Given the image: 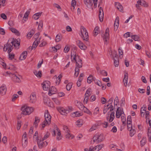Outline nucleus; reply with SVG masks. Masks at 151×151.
I'll list each match as a JSON object with an SVG mask.
<instances>
[{"label": "nucleus", "instance_id": "nucleus-62", "mask_svg": "<svg viewBox=\"0 0 151 151\" xmlns=\"http://www.w3.org/2000/svg\"><path fill=\"white\" fill-rule=\"evenodd\" d=\"M119 102V99L118 97L116 96L114 99V105L116 106L117 104Z\"/></svg>", "mask_w": 151, "mask_h": 151}, {"label": "nucleus", "instance_id": "nucleus-34", "mask_svg": "<svg viewBox=\"0 0 151 151\" xmlns=\"http://www.w3.org/2000/svg\"><path fill=\"white\" fill-rule=\"evenodd\" d=\"M61 48V46L59 45H57L55 47H52V49L54 52H57L58 50H59Z\"/></svg>", "mask_w": 151, "mask_h": 151}, {"label": "nucleus", "instance_id": "nucleus-2", "mask_svg": "<svg viewBox=\"0 0 151 151\" xmlns=\"http://www.w3.org/2000/svg\"><path fill=\"white\" fill-rule=\"evenodd\" d=\"M71 58L72 61L73 60H75L76 64V67L78 68H81L82 67V60L80 59L79 56L78 55H76L74 54H72V53L71 54Z\"/></svg>", "mask_w": 151, "mask_h": 151}, {"label": "nucleus", "instance_id": "nucleus-37", "mask_svg": "<svg viewBox=\"0 0 151 151\" xmlns=\"http://www.w3.org/2000/svg\"><path fill=\"white\" fill-rule=\"evenodd\" d=\"M99 28L98 27H95L94 30V36H96L97 34L99 33Z\"/></svg>", "mask_w": 151, "mask_h": 151}, {"label": "nucleus", "instance_id": "nucleus-59", "mask_svg": "<svg viewBox=\"0 0 151 151\" xmlns=\"http://www.w3.org/2000/svg\"><path fill=\"white\" fill-rule=\"evenodd\" d=\"M114 100L113 97H111L107 102L108 103V104L107 105H109V106L111 105Z\"/></svg>", "mask_w": 151, "mask_h": 151}, {"label": "nucleus", "instance_id": "nucleus-57", "mask_svg": "<svg viewBox=\"0 0 151 151\" xmlns=\"http://www.w3.org/2000/svg\"><path fill=\"white\" fill-rule=\"evenodd\" d=\"M70 48L67 46H66L64 49V51L65 53H67L69 51Z\"/></svg>", "mask_w": 151, "mask_h": 151}, {"label": "nucleus", "instance_id": "nucleus-12", "mask_svg": "<svg viewBox=\"0 0 151 151\" xmlns=\"http://www.w3.org/2000/svg\"><path fill=\"white\" fill-rule=\"evenodd\" d=\"M11 42H12V43L13 44V45L16 49H18L19 46L20 44V40L19 39H17V40H13Z\"/></svg>", "mask_w": 151, "mask_h": 151}, {"label": "nucleus", "instance_id": "nucleus-52", "mask_svg": "<svg viewBox=\"0 0 151 151\" xmlns=\"http://www.w3.org/2000/svg\"><path fill=\"white\" fill-rule=\"evenodd\" d=\"M119 55L121 58H122L123 57V52L122 50L120 48H119Z\"/></svg>", "mask_w": 151, "mask_h": 151}, {"label": "nucleus", "instance_id": "nucleus-13", "mask_svg": "<svg viewBox=\"0 0 151 151\" xmlns=\"http://www.w3.org/2000/svg\"><path fill=\"white\" fill-rule=\"evenodd\" d=\"M29 101L32 103H35L36 101V97L35 94L34 93H32L29 97Z\"/></svg>", "mask_w": 151, "mask_h": 151}, {"label": "nucleus", "instance_id": "nucleus-41", "mask_svg": "<svg viewBox=\"0 0 151 151\" xmlns=\"http://www.w3.org/2000/svg\"><path fill=\"white\" fill-rule=\"evenodd\" d=\"M146 139L145 137H143L142 140L141 141V146L142 147L146 143Z\"/></svg>", "mask_w": 151, "mask_h": 151}, {"label": "nucleus", "instance_id": "nucleus-21", "mask_svg": "<svg viewBox=\"0 0 151 151\" xmlns=\"http://www.w3.org/2000/svg\"><path fill=\"white\" fill-rule=\"evenodd\" d=\"M128 79V74L127 73H125L124 76V78L123 79V81L125 86H127V85Z\"/></svg>", "mask_w": 151, "mask_h": 151}, {"label": "nucleus", "instance_id": "nucleus-14", "mask_svg": "<svg viewBox=\"0 0 151 151\" xmlns=\"http://www.w3.org/2000/svg\"><path fill=\"white\" fill-rule=\"evenodd\" d=\"M123 113H124V112L122 109L120 107H118L116 112V116L117 118H119Z\"/></svg>", "mask_w": 151, "mask_h": 151}, {"label": "nucleus", "instance_id": "nucleus-54", "mask_svg": "<svg viewBox=\"0 0 151 151\" xmlns=\"http://www.w3.org/2000/svg\"><path fill=\"white\" fill-rule=\"evenodd\" d=\"M98 0H92V5L93 4H94V8H96L97 6V1Z\"/></svg>", "mask_w": 151, "mask_h": 151}, {"label": "nucleus", "instance_id": "nucleus-17", "mask_svg": "<svg viewBox=\"0 0 151 151\" xmlns=\"http://www.w3.org/2000/svg\"><path fill=\"white\" fill-rule=\"evenodd\" d=\"M92 0H84L85 4L88 8H91L92 6Z\"/></svg>", "mask_w": 151, "mask_h": 151}, {"label": "nucleus", "instance_id": "nucleus-50", "mask_svg": "<svg viewBox=\"0 0 151 151\" xmlns=\"http://www.w3.org/2000/svg\"><path fill=\"white\" fill-rule=\"evenodd\" d=\"M52 100L55 102V103L58 105L60 104V101L56 98H52Z\"/></svg>", "mask_w": 151, "mask_h": 151}, {"label": "nucleus", "instance_id": "nucleus-24", "mask_svg": "<svg viewBox=\"0 0 151 151\" xmlns=\"http://www.w3.org/2000/svg\"><path fill=\"white\" fill-rule=\"evenodd\" d=\"M42 12L36 13L33 16L32 18L35 20L38 19L39 17L41 16Z\"/></svg>", "mask_w": 151, "mask_h": 151}, {"label": "nucleus", "instance_id": "nucleus-60", "mask_svg": "<svg viewBox=\"0 0 151 151\" xmlns=\"http://www.w3.org/2000/svg\"><path fill=\"white\" fill-rule=\"evenodd\" d=\"M89 96H85V97L84 100V103L87 104Z\"/></svg>", "mask_w": 151, "mask_h": 151}, {"label": "nucleus", "instance_id": "nucleus-5", "mask_svg": "<svg viewBox=\"0 0 151 151\" xmlns=\"http://www.w3.org/2000/svg\"><path fill=\"white\" fill-rule=\"evenodd\" d=\"M36 139L37 140V143L39 148L40 149L46 147L48 144L47 142L46 141L43 142V139L39 138L38 137H36Z\"/></svg>", "mask_w": 151, "mask_h": 151}, {"label": "nucleus", "instance_id": "nucleus-18", "mask_svg": "<svg viewBox=\"0 0 151 151\" xmlns=\"http://www.w3.org/2000/svg\"><path fill=\"white\" fill-rule=\"evenodd\" d=\"M137 3L138 4L145 7H147L148 6V4L144 1H141V0H139L137 1Z\"/></svg>", "mask_w": 151, "mask_h": 151}, {"label": "nucleus", "instance_id": "nucleus-55", "mask_svg": "<svg viewBox=\"0 0 151 151\" xmlns=\"http://www.w3.org/2000/svg\"><path fill=\"white\" fill-rule=\"evenodd\" d=\"M129 130L130 131V135L131 137H132L135 133V131L134 129H130Z\"/></svg>", "mask_w": 151, "mask_h": 151}, {"label": "nucleus", "instance_id": "nucleus-31", "mask_svg": "<svg viewBox=\"0 0 151 151\" xmlns=\"http://www.w3.org/2000/svg\"><path fill=\"white\" fill-rule=\"evenodd\" d=\"M76 4V1L75 0H72L71 1V9L72 11H73L75 7Z\"/></svg>", "mask_w": 151, "mask_h": 151}, {"label": "nucleus", "instance_id": "nucleus-36", "mask_svg": "<svg viewBox=\"0 0 151 151\" xmlns=\"http://www.w3.org/2000/svg\"><path fill=\"white\" fill-rule=\"evenodd\" d=\"M47 82L46 81H45V82H44L42 86V88H43V89L45 91H47L49 88V86L48 85H46V83Z\"/></svg>", "mask_w": 151, "mask_h": 151}, {"label": "nucleus", "instance_id": "nucleus-15", "mask_svg": "<svg viewBox=\"0 0 151 151\" xmlns=\"http://www.w3.org/2000/svg\"><path fill=\"white\" fill-rule=\"evenodd\" d=\"M109 114L108 116L106 117L107 120L109 122H111L113 121L114 118V112H112L110 116H109Z\"/></svg>", "mask_w": 151, "mask_h": 151}, {"label": "nucleus", "instance_id": "nucleus-49", "mask_svg": "<svg viewBox=\"0 0 151 151\" xmlns=\"http://www.w3.org/2000/svg\"><path fill=\"white\" fill-rule=\"evenodd\" d=\"M94 81L95 83L98 86H102V84L101 82L100 81H98L96 79H94Z\"/></svg>", "mask_w": 151, "mask_h": 151}, {"label": "nucleus", "instance_id": "nucleus-61", "mask_svg": "<svg viewBox=\"0 0 151 151\" xmlns=\"http://www.w3.org/2000/svg\"><path fill=\"white\" fill-rule=\"evenodd\" d=\"M29 14V12L27 11L25 13L24 17H23V19H27L28 17V16Z\"/></svg>", "mask_w": 151, "mask_h": 151}, {"label": "nucleus", "instance_id": "nucleus-23", "mask_svg": "<svg viewBox=\"0 0 151 151\" xmlns=\"http://www.w3.org/2000/svg\"><path fill=\"white\" fill-rule=\"evenodd\" d=\"M27 55V52L26 51H24L21 54L19 59L21 60H24L26 58Z\"/></svg>", "mask_w": 151, "mask_h": 151}, {"label": "nucleus", "instance_id": "nucleus-58", "mask_svg": "<svg viewBox=\"0 0 151 151\" xmlns=\"http://www.w3.org/2000/svg\"><path fill=\"white\" fill-rule=\"evenodd\" d=\"M127 127L128 130L132 129V123L127 122Z\"/></svg>", "mask_w": 151, "mask_h": 151}, {"label": "nucleus", "instance_id": "nucleus-63", "mask_svg": "<svg viewBox=\"0 0 151 151\" xmlns=\"http://www.w3.org/2000/svg\"><path fill=\"white\" fill-rule=\"evenodd\" d=\"M63 129L65 131L66 133L69 132L70 131L66 126H64L63 127Z\"/></svg>", "mask_w": 151, "mask_h": 151}, {"label": "nucleus", "instance_id": "nucleus-8", "mask_svg": "<svg viewBox=\"0 0 151 151\" xmlns=\"http://www.w3.org/2000/svg\"><path fill=\"white\" fill-rule=\"evenodd\" d=\"M58 110L61 114L66 115L67 114L70 112L69 109H65L63 107H60L57 108Z\"/></svg>", "mask_w": 151, "mask_h": 151}, {"label": "nucleus", "instance_id": "nucleus-43", "mask_svg": "<svg viewBox=\"0 0 151 151\" xmlns=\"http://www.w3.org/2000/svg\"><path fill=\"white\" fill-rule=\"evenodd\" d=\"M109 105H107L106 106H105L103 110V113L104 114H105L106 113L109 109H110V107H109Z\"/></svg>", "mask_w": 151, "mask_h": 151}, {"label": "nucleus", "instance_id": "nucleus-46", "mask_svg": "<svg viewBox=\"0 0 151 151\" xmlns=\"http://www.w3.org/2000/svg\"><path fill=\"white\" fill-rule=\"evenodd\" d=\"M67 133V134L65 135L66 138H69V139L71 138V139H72L73 137H74L73 136V135L70 134L69 132H68V133Z\"/></svg>", "mask_w": 151, "mask_h": 151}, {"label": "nucleus", "instance_id": "nucleus-47", "mask_svg": "<svg viewBox=\"0 0 151 151\" xmlns=\"http://www.w3.org/2000/svg\"><path fill=\"white\" fill-rule=\"evenodd\" d=\"M43 22L42 21H40L38 24V29L41 30L43 27Z\"/></svg>", "mask_w": 151, "mask_h": 151}, {"label": "nucleus", "instance_id": "nucleus-11", "mask_svg": "<svg viewBox=\"0 0 151 151\" xmlns=\"http://www.w3.org/2000/svg\"><path fill=\"white\" fill-rule=\"evenodd\" d=\"M104 13L102 8L100 7L99 12V18L100 21L102 22L103 20Z\"/></svg>", "mask_w": 151, "mask_h": 151}, {"label": "nucleus", "instance_id": "nucleus-16", "mask_svg": "<svg viewBox=\"0 0 151 151\" xmlns=\"http://www.w3.org/2000/svg\"><path fill=\"white\" fill-rule=\"evenodd\" d=\"M77 43L78 46L81 49L84 50L86 48V47L80 40H78L77 41Z\"/></svg>", "mask_w": 151, "mask_h": 151}, {"label": "nucleus", "instance_id": "nucleus-19", "mask_svg": "<svg viewBox=\"0 0 151 151\" xmlns=\"http://www.w3.org/2000/svg\"><path fill=\"white\" fill-rule=\"evenodd\" d=\"M77 102L76 103V106L78 107L81 111L83 110V108L85 107L83 105V104L78 101H76Z\"/></svg>", "mask_w": 151, "mask_h": 151}, {"label": "nucleus", "instance_id": "nucleus-1", "mask_svg": "<svg viewBox=\"0 0 151 151\" xmlns=\"http://www.w3.org/2000/svg\"><path fill=\"white\" fill-rule=\"evenodd\" d=\"M45 120L43 122L42 124V128L43 129L45 126L49 125L51 123V116L49 114L48 110H46L45 113Z\"/></svg>", "mask_w": 151, "mask_h": 151}, {"label": "nucleus", "instance_id": "nucleus-26", "mask_svg": "<svg viewBox=\"0 0 151 151\" xmlns=\"http://www.w3.org/2000/svg\"><path fill=\"white\" fill-rule=\"evenodd\" d=\"M9 29L12 32L14 33L17 35H19L20 33L19 32L15 29L12 27H10Z\"/></svg>", "mask_w": 151, "mask_h": 151}, {"label": "nucleus", "instance_id": "nucleus-44", "mask_svg": "<svg viewBox=\"0 0 151 151\" xmlns=\"http://www.w3.org/2000/svg\"><path fill=\"white\" fill-rule=\"evenodd\" d=\"M109 29L108 28H107V29H106L105 30V32L104 34V36L106 38H108V37L109 36Z\"/></svg>", "mask_w": 151, "mask_h": 151}, {"label": "nucleus", "instance_id": "nucleus-40", "mask_svg": "<svg viewBox=\"0 0 151 151\" xmlns=\"http://www.w3.org/2000/svg\"><path fill=\"white\" fill-rule=\"evenodd\" d=\"M82 111H84V112L87 113L90 115L92 114V113L91 111H90L87 108L84 107L83 108V110Z\"/></svg>", "mask_w": 151, "mask_h": 151}, {"label": "nucleus", "instance_id": "nucleus-4", "mask_svg": "<svg viewBox=\"0 0 151 151\" xmlns=\"http://www.w3.org/2000/svg\"><path fill=\"white\" fill-rule=\"evenodd\" d=\"M21 110L22 114L26 115H29L33 111L34 109L32 107L27 106L25 108V107H22Z\"/></svg>", "mask_w": 151, "mask_h": 151}, {"label": "nucleus", "instance_id": "nucleus-27", "mask_svg": "<svg viewBox=\"0 0 151 151\" xmlns=\"http://www.w3.org/2000/svg\"><path fill=\"white\" fill-rule=\"evenodd\" d=\"M95 79V78H93L92 75H91L87 78V82L88 83H90L93 81H94V79Z\"/></svg>", "mask_w": 151, "mask_h": 151}, {"label": "nucleus", "instance_id": "nucleus-20", "mask_svg": "<svg viewBox=\"0 0 151 151\" xmlns=\"http://www.w3.org/2000/svg\"><path fill=\"white\" fill-rule=\"evenodd\" d=\"M54 127L55 128H56L57 132H58L57 134L58 136L57 137V139L58 140H60L61 139V137L60 136L61 134V132L57 126H54Z\"/></svg>", "mask_w": 151, "mask_h": 151}, {"label": "nucleus", "instance_id": "nucleus-32", "mask_svg": "<svg viewBox=\"0 0 151 151\" xmlns=\"http://www.w3.org/2000/svg\"><path fill=\"white\" fill-rule=\"evenodd\" d=\"M34 73L38 77H40L41 76V71H37L36 70H35L34 71Z\"/></svg>", "mask_w": 151, "mask_h": 151}, {"label": "nucleus", "instance_id": "nucleus-7", "mask_svg": "<svg viewBox=\"0 0 151 151\" xmlns=\"http://www.w3.org/2000/svg\"><path fill=\"white\" fill-rule=\"evenodd\" d=\"M12 42H9V41H8V42L4 46L3 48V50L4 51L6 52L8 50V52H10L13 49V44L12 43Z\"/></svg>", "mask_w": 151, "mask_h": 151}, {"label": "nucleus", "instance_id": "nucleus-10", "mask_svg": "<svg viewBox=\"0 0 151 151\" xmlns=\"http://www.w3.org/2000/svg\"><path fill=\"white\" fill-rule=\"evenodd\" d=\"M7 91V88L5 85H2L0 88V95L1 96L5 95Z\"/></svg>", "mask_w": 151, "mask_h": 151}, {"label": "nucleus", "instance_id": "nucleus-42", "mask_svg": "<svg viewBox=\"0 0 151 151\" xmlns=\"http://www.w3.org/2000/svg\"><path fill=\"white\" fill-rule=\"evenodd\" d=\"M72 83H69L66 85V89L67 91H70L72 88Z\"/></svg>", "mask_w": 151, "mask_h": 151}, {"label": "nucleus", "instance_id": "nucleus-3", "mask_svg": "<svg viewBox=\"0 0 151 151\" xmlns=\"http://www.w3.org/2000/svg\"><path fill=\"white\" fill-rule=\"evenodd\" d=\"M80 35L84 40L87 41L89 40L88 33L85 28L83 26L81 27V34Z\"/></svg>", "mask_w": 151, "mask_h": 151}, {"label": "nucleus", "instance_id": "nucleus-9", "mask_svg": "<svg viewBox=\"0 0 151 151\" xmlns=\"http://www.w3.org/2000/svg\"><path fill=\"white\" fill-rule=\"evenodd\" d=\"M11 74L12 75V77L13 78V80L14 82L16 83H20L21 82V80L20 79V77L21 76L19 75L17 76L15 74H12L11 73Z\"/></svg>", "mask_w": 151, "mask_h": 151}, {"label": "nucleus", "instance_id": "nucleus-35", "mask_svg": "<svg viewBox=\"0 0 151 151\" xmlns=\"http://www.w3.org/2000/svg\"><path fill=\"white\" fill-rule=\"evenodd\" d=\"M35 33L34 29H33L30 30V31L27 34V36L29 38H30Z\"/></svg>", "mask_w": 151, "mask_h": 151}, {"label": "nucleus", "instance_id": "nucleus-53", "mask_svg": "<svg viewBox=\"0 0 151 151\" xmlns=\"http://www.w3.org/2000/svg\"><path fill=\"white\" fill-rule=\"evenodd\" d=\"M40 38H39L38 40H35V41L33 43V44L34 45H35V46H37L38 44L40 42Z\"/></svg>", "mask_w": 151, "mask_h": 151}, {"label": "nucleus", "instance_id": "nucleus-39", "mask_svg": "<svg viewBox=\"0 0 151 151\" xmlns=\"http://www.w3.org/2000/svg\"><path fill=\"white\" fill-rule=\"evenodd\" d=\"M40 121V119L37 117H35V121L34 122V125L35 127H37V123Z\"/></svg>", "mask_w": 151, "mask_h": 151}, {"label": "nucleus", "instance_id": "nucleus-51", "mask_svg": "<svg viewBox=\"0 0 151 151\" xmlns=\"http://www.w3.org/2000/svg\"><path fill=\"white\" fill-rule=\"evenodd\" d=\"M21 123L22 122L21 121L19 120L17 121V130H19L20 129L21 125Z\"/></svg>", "mask_w": 151, "mask_h": 151}, {"label": "nucleus", "instance_id": "nucleus-29", "mask_svg": "<svg viewBox=\"0 0 151 151\" xmlns=\"http://www.w3.org/2000/svg\"><path fill=\"white\" fill-rule=\"evenodd\" d=\"M131 38L135 41H139L140 40L139 37L137 35H134L131 36Z\"/></svg>", "mask_w": 151, "mask_h": 151}, {"label": "nucleus", "instance_id": "nucleus-56", "mask_svg": "<svg viewBox=\"0 0 151 151\" xmlns=\"http://www.w3.org/2000/svg\"><path fill=\"white\" fill-rule=\"evenodd\" d=\"M52 88H51V89L49 91L48 94L49 96H51L52 94H54L55 93L54 91L55 92L56 91V89L55 88V90L52 91Z\"/></svg>", "mask_w": 151, "mask_h": 151}, {"label": "nucleus", "instance_id": "nucleus-6", "mask_svg": "<svg viewBox=\"0 0 151 151\" xmlns=\"http://www.w3.org/2000/svg\"><path fill=\"white\" fill-rule=\"evenodd\" d=\"M104 139L103 135L102 134H96L93 138V142H96L97 144L103 141L104 140Z\"/></svg>", "mask_w": 151, "mask_h": 151}, {"label": "nucleus", "instance_id": "nucleus-22", "mask_svg": "<svg viewBox=\"0 0 151 151\" xmlns=\"http://www.w3.org/2000/svg\"><path fill=\"white\" fill-rule=\"evenodd\" d=\"M115 6L121 12H122L123 11V6L120 3L115 2Z\"/></svg>", "mask_w": 151, "mask_h": 151}, {"label": "nucleus", "instance_id": "nucleus-25", "mask_svg": "<svg viewBox=\"0 0 151 151\" xmlns=\"http://www.w3.org/2000/svg\"><path fill=\"white\" fill-rule=\"evenodd\" d=\"M114 63L115 67H118L119 63V58H117V57L114 58Z\"/></svg>", "mask_w": 151, "mask_h": 151}, {"label": "nucleus", "instance_id": "nucleus-48", "mask_svg": "<svg viewBox=\"0 0 151 151\" xmlns=\"http://www.w3.org/2000/svg\"><path fill=\"white\" fill-rule=\"evenodd\" d=\"M91 89L89 88L86 91L85 96H90L91 95Z\"/></svg>", "mask_w": 151, "mask_h": 151}, {"label": "nucleus", "instance_id": "nucleus-28", "mask_svg": "<svg viewBox=\"0 0 151 151\" xmlns=\"http://www.w3.org/2000/svg\"><path fill=\"white\" fill-rule=\"evenodd\" d=\"M83 120L82 119H79L76 122V124L78 127H80L83 125Z\"/></svg>", "mask_w": 151, "mask_h": 151}, {"label": "nucleus", "instance_id": "nucleus-64", "mask_svg": "<svg viewBox=\"0 0 151 151\" xmlns=\"http://www.w3.org/2000/svg\"><path fill=\"white\" fill-rule=\"evenodd\" d=\"M0 64L2 65L4 68L6 67V65L4 62L3 60L1 59V60H0Z\"/></svg>", "mask_w": 151, "mask_h": 151}, {"label": "nucleus", "instance_id": "nucleus-38", "mask_svg": "<svg viewBox=\"0 0 151 151\" xmlns=\"http://www.w3.org/2000/svg\"><path fill=\"white\" fill-rule=\"evenodd\" d=\"M80 71V69L79 68H78L77 67H76L75 69V73L74 74V76L76 77H77Z\"/></svg>", "mask_w": 151, "mask_h": 151}, {"label": "nucleus", "instance_id": "nucleus-45", "mask_svg": "<svg viewBox=\"0 0 151 151\" xmlns=\"http://www.w3.org/2000/svg\"><path fill=\"white\" fill-rule=\"evenodd\" d=\"M8 53L9 54V59L12 60L14 58L15 55L14 53H11L10 52Z\"/></svg>", "mask_w": 151, "mask_h": 151}, {"label": "nucleus", "instance_id": "nucleus-30", "mask_svg": "<svg viewBox=\"0 0 151 151\" xmlns=\"http://www.w3.org/2000/svg\"><path fill=\"white\" fill-rule=\"evenodd\" d=\"M104 144H101L99 145L96 146L95 147V150H96L97 149V148H98L97 151H99L102 148L104 147Z\"/></svg>", "mask_w": 151, "mask_h": 151}, {"label": "nucleus", "instance_id": "nucleus-33", "mask_svg": "<svg viewBox=\"0 0 151 151\" xmlns=\"http://www.w3.org/2000/svg\"><path fill=\"white\" fill-rule=\"evenodd\" d=\"M62 38V36L60 34H58L56 37L55 41L59 42L60 41Z\"/></svg>", "mask_w": 151, "mask_h": 151}]
</instances>
